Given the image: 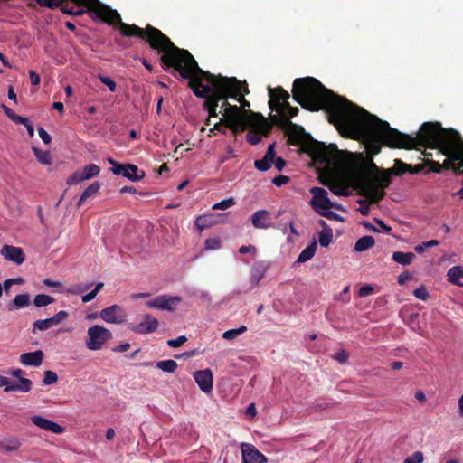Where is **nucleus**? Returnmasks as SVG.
Segmentation results:
<instances>
[{"mask_svg": "<svg viewBox=\"0 0 463 463\" xmlns=\"http://www.w3.org/2000/svg\"><path fill=\"white\" fill-rule=\"evenodd\" d=\"M403 149H419V147H429L432 149H439L449 142L459 137L461 135L454 128H444L439 122H425L423 123L416 136L408 135L402 132Z\"/></svg>", "mask_w": 463, "mask_h": 463, "instance_id": "4", "label": "nucleus"}, {"mask_svg": "<svg viewBox=\"0 0 463 463\" xmlns=\"http://www.w3.org/2000/svg\"><path fill=\"white\" fill-rule=\"evenodd\" d=\"M99 317L107 323L121 324L126 320V313L122 307L118 305H112L102 309Z\"/></svg>", "mask_w": 463, "mask_h": 463, "instance_id": "11", "label": "nucleus"}, {"mask_svg": "<svg viewBox=\"0 0 463 463\" xmlns=\"http://www.w3.org/2000/svg\"><path fill=\"white\" fill-rule=\"evenodd\" d=\"M30 304V296L27 293L18 294L12 302L8 303L6 307L9 311L24 308Z\"/></svg>", "mask_w": 463, "mask_h": 463, "instance_id": "23", "label": "nucleus"}, {"mask_svg": "<svg viewBox=\"0 0 463 463\" xmlns=\"http://www.w3.org/2000/svg\"><path fill=\"white\" fill-rule=\"evenodd\" d=\"M182 298L177 296L164 295V307L163 310L174 311L177 305L181 302Z\"/></svg>", "mask_w": 463, "mask_h": 463, "instance_id": "35", "label": "nucleus"}, {"mask_svg": "<svg viewBox=\"0 0 463 463\" xmlns=\"http://www.w3.org/2000/svg\"><path fill=\"white\" fill-rule=\"evenodd\" d=\"M33 154L37 160L45 165H50L52 163V158L49 151H43L37 147L33 148Z\"/></svg>", "mask_w": 463, "mask_h": 463, "instance_id": "34", "label": "nucleus"}, {"mask_svg": "<svg viewBox=\"0 0 463 463\" xmlns=\"http://www.w3.org/2000/svg\"><path fill=\"white\" fill-rule=\"evenodd\" d=\"M69 317V313L67 311L61 310L59 311L57 314L52 316L49 318L52 326H57L61 323H62L64 320H66Z\"/></svg>", "mask_w": 463, "mask_h": 463, "instance_id": "44", "label": "nucleus"}, {"mask_svg": "<svg viewBox=\"0 0 463 463\" xmlns=\"http://www.w3.org/2000/svg\"><path fill=\"white\" fill-rule=\"evenodd\" d=\"M357 203L360 204V207L358 209L360 213L364 216L369 215V213H370L369 203H367L366 201H364V200H359Z\"/></svg>", "mask_w": 463, "mask_h": 463, "instance_id": "63", "label": "nucleus"}, {"mask_svg": "<svg viewBox=\"0 0 463 463\" xmlns=\"http://www.w3.org/2000/svg\"><path fill=\"white\" fill-rule=\"evenodd\" d=\"M416 256L412 252H402V251H394L392 253V260L403 266L410 265L413 262Z\"/></svg>", "mask_w": 463, "mask_h": 463, "instance_id": "27", "label": "nucleus"}, {"mask_svg": "<svg viewBox=\"0 0 463 463\" xmlns=\"http://www.w3.org/2000/svg\"><path fill=\"white\" fill-rule=\"evenodd\" d=\"M251 222L256 229H269L273 225L270 222V213L267 210L256 211L251 216Z\"/></svg>", "mask_w": 463, "mask_h": 463, "instance_id": "20", "label": "nucleus"}, {"mask_svg": "<svg viewBox=\"0 0 463 463\" xmlns=\"http://www.w3.org/2000/svg\"><path fill=\"white\" fill-rule=\"evenodd\" d=\"M223 85H226L225 92L232 91V99L241 104L242 111H247L246 109L250 107V101L245 99V95L249 94L250 90L247 82L237 80L235 77L228 78L222 76Z\"/></svg>", "mask_w": 463, "mask_h": 463, "instance_id": "7", "label": "nucleus"}, {"mask_svg": "<svg viewBox=\"0 0 463 463\" xmlns=\"http://www.w3.org/2000/svg\"><path fill=\"white\" fill-rule=\"evenodd\" d=\"M223 116L224 124L231 123L232 121H237L244 119L245 115H250V111H242L241 109L236 105H228L226 109L220 111Z\"/></svg>", "mask_w": 463, "mask_h": 463, "instance_id": "21", "label": "nucleus"}, {"mask_svg": "<svg viewBox=\"0 0 463 463\" xmlns=\"http://www.w3.org/2000/svg\"><path fill=\"white\" fill-rule=\"evenodd\" d=\"M266 268L261 263H256L251 268L250 281L254 286L258 285L264 277Z\"/></svg>", "mask_w": 463, "mask_h": 463, "instance_id": "31", "label": "nucleus"}, {"mask_svg": "<svg viewBox=\"0 0 463 463\" xmlns=\"http://www.w3.org/2000/svg\"><path fill=\"white\" fill-rule=\"evenodd\" d=\"M423 461V454L420 451L414 452L411 456L406 458L403 463H421Z\"/></svg>", "mask_w": 463, "mask_h": 463, "instance_id": "52", "label": "nucleus"}, {"mask_svg": "<svg viewBox=\"0 0 463 463\" xmlns=\"http://www.w3.org/2000/svg\"><path fill=\"white\" fill-rule=\"evenodd\" d=\"M194 378L203 392L208 393L213 390V377L210 369L196 371L194 373Z\"/></svg>", "mask_w": 463, "mask_h": 463, "instance_id": "14", "label": "nucleus"}, {"mask_svg": "<svg viewBox=\"0 0 463 463\" xmlns=\"http://www.w3.org/2000/svg\"><path fill=\"white\" fill-rule=\"evenodd\" d=\"M375 241L372 236H364L358 239L354 244V250L357 252L365 251L373 247Z\"/></svg>", "mask_w": 463, "mask_h": 463, "instance_id": "29", "label": "nucleus"}, {"mask_svg": "<svg viewBox=\"0 0 463 463\" xmlns=\"http://www.w3.org/2000/svg\"><path fill=\"white\" fill-rule=\"evenodd\" d=\"M425 165L430 166V171L433 173H441V171L443 170L441 164L429 158L425 160Z\"/></svg>", "mask_w": 463, "mask_h": 463, "instance_id": "56", "label": "nucleus"}, {"mask_svg": "<svg viewBox=\"0 0 463 463\" xmlns=\"http://www.w3.org/2000/svg\"><path fill=\"white\" fill-rule=\"evenodd\" d=\"M235 200L231 197V198H228V199H224L219 203H216L215 204L213 205V210H226L232 206H233L235 204Z\"/></svg>", "mask_w": 463, "mask_h": 463, "instance_id": "45", "label": "nucleus"}, {"mask_svg": "<svg viewBox=\"0 0 463 463\" xmlns=\"http://www.w3.org/2000/svg\"><path fill=\"white\" fill-rule=\"evenodd\" d=\"M275 147H276V143H272L270 144L269 146H268V149L265 153V156H263L264 158H266L269 163H273L274 160L276 159V151H275Z\"/></svg>", "mask_w": 463, "mask_h": 463, "instance_id": "51", "label": "nucleus"}, {"mask_svg": "<svg viewBox=\"0 0 463 463\" xmlns=\"http://www.w3.org/2000/svg\"><path fill=\"white\" fill-rule=\"evenodd\" d=\"M36 2L41 6L47 7L52 10L58 8V1L57 0H36Z\"/></svg>", "mask_w": 463, "mask_h": 463, "instance_id": "59", "label": "nucleus"}, {"mask_svg": "<svg viewBox=\"0 0 463 463\" xmlns=\"http://www.w3.org/2000/svg\"><path fill=\"white\" fill-rule=\"evenodd\" d=\"M99 189L100 185L98 182H94L91 184H90L81 194L77 203L78 207L82 206L88 199L94 197L98 194Z\"/></svg>", "mask_w": 463, "mask_h": 463, "instance_id": "26", "label": "nucleus"}, {"mask_svg": "<svg viewBox=\"0 0 463 463\" xmlns=\"http://www.w3.org/2000/svg\"><path fill=\"white\" fill-rule=\"evenodd\" d=\"M158 327V320L150 314H146L143 320L131 327V330L137 334H150Z\"/></svg>", "mask_w": 463, "mask_h": 463, "instance_id": "16", "label": "nucleus"}, {"mask_svg": "<svg viewBox=\"0 0 463 463\" xmlns=\"http://www.w3.org/2000/svg\"><path fill=\"white\" fill-rule=\"evenodd\" d=\"M146 306L151 308H159L163 310L164 307V295L157 296L155 298L146 302Z\"/></svg>", "mask_w": 463, "mask_h": 463, "instance_id": "48", "label": "nucleus"}, {"mask_svg": "<svg viewBox=\"0 0 463 463\" xmlns=\"http://www.w3.org/2000/svg\"><path fill=\"white\" fill-rule=\"evenodd\" d=\"M187 341V337L185 335L178 336L175 339H170L167 341V345L170 347L176 348L183 345Z\"/></svg>", "mask_w": 463, "mask_h": 463, "instance_id": "55", "label": "nucleus"}, {"mask_svg": "<svg viewBox=\"0 0 463 463\" xmlns=\"http://www.w3.org/2000/svg\"><path fill=\"white\" fill-rule=\"evenodd\" d=\"M31 421L33 424L37 426L39 429L51 431L54 434H61L64 432V428L60 424L52 421L48 419H45L39 415H34L31 417Z\"/></svg>", "mask_w": 463, "mask_h": 463, "instance_id": "15", "label": "nucleus"}, {"mask_svg": "<svg viewBox=\"0 0 463 463\" xmlns=\"http://www.w3.org/2000/svg\"><path fill=\"white\" fill-rule=\"evenodd\" d=\"M162 52L160 62L165 71L174 69L185 80H189L188 86L197 98L204 99L203 109L207 110L209 118H217L219 102L226 96L222 76L212 74L201 69L194 56L186 50L177 47L168 36H165L156 49Z\"/></svg>", "mask_w": 463, "mask_h": 463, "instance_id": "2", "label": "nucleus"}, {"mask_svg": "<svg viewBox=\"0 0 463 463\" xmlns=\"http://www.w3.org/2000/svg\"><path fill=\"white\" fill-rule=\"evenodd\" d=\"M22 443L17 437H8L0 440V449L5 452H13L20 449Z\"/></svg>", "mask_w": 463, "mask_h": 463, "instance_id": "25", "label": "nucleus"}, {"mask_svg": "<svg viewBox=\"0 0 463 463\" xmlns=\"http://www.w3.org/2000/svg\"><path fill=\"white\" fill-rule=\"evenodd\" d=\"M313 194L311 199V205L313 209L318 213V211L329 210L331 208L341 209L340 206L334 204L327 196V192L321 187H313L310 190Z\"/></svg>", "mask_w": 463, "mask_h": 463, "instance_id": "10", "label": "nucleus"}, {"mask_svg": "<svg viewBox=\"0 0 463 463\" xmlns=\"http://www.w3.org/2000/svg\"><path fill=\"white\" fill-rule=\"evenodd\" d=\"M268 91L269 97L270 98L269 101V107L272 111L274 109H279L281 107L279 103L285 99H289L290 97L288 92L280 86H278L274 89L269 87Z\"/></svg>", "mask_w": 463, "mask_h": 463, "instance_id": "17", "label": "nucleus"}, {"mask_svg": "<svg viewBox=\"0 0 463 463\" xmlns=\"http://www.w3.org/2000/svg\"><path fill=\"white\" fill-rule=\"evenodd\" d=\"M392 175L391 172H387V169H383L380 175H375L364 184L362 194L367 197L369 203H378L384 198L386 194L384 190L392 183Z\"/></svg>", "mask_w": 463, "mask_h": 463, "instance_id": "6", "label": "nucleus"}, {"mask_svg": "<svg viewBox=\"0 0 463 463\" xmlns=\"http://www.w3.org/2000/svg\"><path fill=\"white\" fill-rule=\"evenodd\" d=\"M2 109L5 114L14 123L17 124H25L27 122V118L22 116L15 114L9 107L5 105H2Z\"/></svg>", "mask_w": 463, "mask_h": 463, "instance_id": "38", "label": "nucleus"}, {"mask_svg": "<svg viewBox=\"0 0 463 463\" xmlns=\"http://www.w3.org/2000/svg\"><path fill=\"white\" fill-rule=\"evenodd\" d=\"M413 295L420 300H427L429 298V294L424 286H420V288H416L413 291Z\"/></svg>", "mask_w": 463, "mask_h": 463, "instance_id": "57", "label": "nucleus"}, {"mask_svg": "<svg viewBox=\"0 0 463 463\" xmlns=\"http://www.w3.org/2000/svg\"><path fill=\"white\" fill-rule=\"evenodd\" d=\"M271 124L279 126L284 130L288 136V144L294 146H300L302 151L309 154L312 157L321 163H330L339 153L337 146L329 144L326 146L323 142H319L307 133L305 128L299 125L293 123L288 118H284L279 115L269 116Z\"/></svg>", "mask_w": 463, "mask_h": 463, "instance_id": "3", "label": "nucleus"}, {"mask_svg": "<svg viewBox=\"0 0 463 463\" xmlns=\"http://www.w3.org/2000/svg\"><path fill=\"white\" fill-rule=\"evenodd\" d=\"M20 363L25 366H40L43 360V353L41 350L24 353L20 355Z\"/></svg>", "mask_w": 463, "mask_h": 463, "instance_id": "22", "label": "nucleus"}, {"mask_svg": "<svg viewBox=\"0 0 463 463\" xmlns=\"http://www.w3.org/2000/svg\"><path fill=\"white\" fill-rule=\"evenodd\" d=\"M69 0L62 1L61 5L59 6L63 14L72 15V11L74 10V5H71Z\"/></svg>", "mask_w": 463, "mask_h": 463, "instance_id": "62", "label": "nucleus"}, {"mask_svg": "<svg viewBox=\"0 0 463 463\" xmlns=\"http://www.w3.org/2000/svg\"><path fill=\"white\" fill-rule=\"evenodd\" d=\"M321 183L327 186L328 189L335 195L345 196L348 194L347 187L335 179H328L326 181H322Z\"/></svg>", "mask_w": 463, "mask_h": 463, "instance_id": "24", "label": "nucleus"}, {"mask_svg": "<svg viewBox=\"0 0 463 463\" xmlns=\"http://www.w3.org/2000/svg\"><path fill=\"white\" fill-rule=\"evenodd\" d=\"M292 96L307 110H326L329 122L335 125L342 137L363 140L365 157L373 158L378 155L383 146L399 149L408 147L402 144L401 138L405 137L387 121L335 94L313 77L296 79Z\"/></svg>", "mask_w": 463, "mask_h": 463, "instance_id": "1", "label": "nucleus"}, {"mask_svg": "<svg viewBox=\"0 0 463 463\" xmlns=\"http://www.w3.org/2000/svg\"><path fill=\"white\" fill-rule=\"evenodd\" d=\"M319 215L326 217L329 220H342L339 214H337L335 212L329 211V210H324V211H318L317 213Z\"/></svg>", "mask_w": 463, "mask_h": 463, "instance_id": "58", "label": "nucleus"}, {"mask_svg": "<svg viewBox=\"0 0 463 463\" xmlns=\"http://www.w3.org/2000/svg\"><path fill=\"white\" fill-rule=\"evenodd\" d=\"M289 182V177L282 175H279L272 179V184L276 186H282Z\"/></svg>", "mask_w": 463, "mask_h": 463, "instance_id": "60", "label": "nucleus"}, {"mask_svg": "<svg viewBox=\"0 0 463 463\" xmlns=\"http://www.w3.org/2000/svg\"><path fill=\"white\" fill-rule=\"evenodd\" d=\"M365 165L369 172L377 174L379 172V167L373 163V158L365 157Z\"/></svg>", "mask_w": 463, "mask_h": 463, "instance_id": "64", "label": "nucleus"}, {"mask_svg": "<svg viewBox=\"0 0 463 463\" xmlns=\"http://www.w3.org/2000/svg\"><path fill=\"white\" fill-rule=\"evenodd\" d=\"M214 224V216L213 214H204L199 216L195 220V226L199 231H203L207 229Z\"/></svg>", "mask_w": 463, "mask_h": 463, "instance_id": "33", "label": "nucleus"}, {"mask_svg": "<svg viewBox=\"0 0 463 463\" xmlns=\"http://www.w3.org/2000/svg\"><path fill=\"white\" fill-rule=\"evenodd\" d=\"M54 302V298L49 295L38 294L34 297L33 304L37 307L48 306Z\"/></svg>", "mask_w": 463, "mask_h": 463, "instance_id": "39", "label": "nucleus"}, {"mask_svg": "<svg viewBox=\"0 0 463 463\" xmlns=\"http://www.w3.org/2000/svg\"><path fill=\"white\" fill-rule=\"evenodd\" d=\"M373 293V288L371 285L362 286L358 290V296L361 298L367 297Z\"/></svg>", "mask_w": 463, "mask_h": 463, "instance_id": "61", "label": "nucleus"}, {"mask_svg": "<svg viewBox=\"0 0 463 463\" xmlns=\"http://www.w3.org/2000/svg\"><path fill=\"white\" fill-rule=\"evenodd\" d=\"M85 180L86 178L84 177L82 171H76L69 176L67 184L69 185H74Z\"/></svg>", "mask_w": 463, "mask_h": 463, "instance_id": "46", "label": "nucleus"}, {"mask_svg": "<svg viewBox=\"0 0 463 463\" xmlns=\"http://www.w3.org/2000/svg\"><path fill=\"white\" fill-rule=\"evenodd\" d=\"M254 165L260 171H267L271 167V163L263 157L261 159L255 160Z\"/></svg>", "mask_w": 463, "mask_h": 463, "instance_id": "50", "label": "nucleus"}, {"mask_svg": "<svg viewBox=\"0 0 463 463\" xmlns=\"http://www.w3.org/2000/svg\"><path fill=\"white\" fill-rule=\"evenodd\" d=\"M333 358L343 364L347 362L349 354L345 350L340 349L333 355Z\"/></svg>", "mask_w": 463, "mask_h": 463, "instance_id": "53", "label": "nucleus"}, {"mask_svg": "<svg viewBox=\"0 0 463 463\" xmlns=\"http://www.w3.org/2000/svg\"><path fill=\"white\" fill-rule=\"evenodd\" d=\"M317 250V242L313 241L311 244L307 246L298 255L297 261L300 263H304L309 260H311Z\"/></svg>", "mask_w": 463, "mask_h": 463, "instance_id": "30", "label": "nucleus"}, {"mask_svg": "<svg viewBox=\"0 0 463 463\" xmlns=\"http://www.w3.org/2000/svg\"><path fill=\"white\" fill-rule=\"evenodd\" d=\"M438 150L439 154L447 157L441 164L443 170L463 173V167H459L463 164V138L461 136Z\"/></svg>", "mask_w": 463, "mask_h": 463, "instance_id": "5", "label": "nucleus"}, {"mask_svg": "<svg viewBox=\"0 0 463 463\" xmlns=\"http://www.w3.org/2000/svg\"><path fill=\"white\" fill-rule=\"evenodd\" d=\"M246 331H247V326H241L240 327H238L236 329H230V330L225 331L222 335V337L226 340H233L238 335L243 334Z\"/></svg>", "mask_w": 463, "mask_h": 463, "instance_id": "41", "label": "nucleus"}, {"mask_svg": "<svg viewBox=\"0 0 463 463\" xmlns=\"http://www.w3.org/2000/svg\"><path fill=\"white\" fill-rule=\"evenodd\" d=\"M108 162L112 165L111 172L116 175L124 176L133 182L139 181L146 176L144 171L139 170L133 164H120L111 157L108 158Z\"/></svg>", "mask_w": 463, "mask_h": 463, "instance_id": "9", "label": "nucleus"}, {"mask_svg": "<svg viewBox=\"0 0 463 463\" xmlns=\"http://www.w3.org/2000/svg\"><path fill=\"white\" fill-rule=\"evenodd\" d=\"M58 381V375L52 371H45L43 383L44 385H51Z\"/></svg>", "mask_w": 463, "mask_h": 463, "instance_id": "49", "label": "nucleus"}, {"mask_svg": "<svg viewBox=\"0 0 463 463\" xmlns=\"http://www.w3.org/2000/svg\"><path fill=\"white\" fill-rule=\"evenodd\" d=\"M1 255L7 260L13 261L18 265L24 260V253L21 248L5 245L0 250Z\"/></svg>", "mask_w": 463, "mask_h": 463, "instance_id": "18", "label": "nucleus"}, {"mask_svg": "<svg viewBox=\"0 0 463 463\" xmlns=\"http://www.w3.org/2000/svg\"><path fill=\"white\" fill-rule=\"evenodd\" d=\"M333 241L332 229H326L319 233V243L322 247H327Z\"/></svg>", "mask_w": 463, "mask_h": 463, "instance_id": "42", "label": "nucleus"}, {"mask_svg": "<svg viewBox=\"0 0 463 463\" xmlns=\"http://www.w3.org/2000/svg\"><path fill=\"white\" fill-rule=\"evenodd\" d=\"M224 127L231 129L234 135H237L240 132L246 130L247 124L244 118L237 121H232L231 123H226L224 124Z\"/></svg>", "mask_w": 463, "mask_h": 463, "instance_id": "37", "label": "nucleus"}, {"mask_svg": "<svg viewBox=\"0 0 463 463\" xmlns=\"http://www.w3.org/2000/svg\"><path fill=\"white\" fill-rule=\"evenodd\" d=\"M241 449L243 463H267V458L253 445L242 443Z\"/></svg>", "mask_w": 463, "mask_h": 463, "instance_id": "12", "label": "nucleus"}, {"mask_svg": "<svg viewBox=\"0 0 463 463\" xmlns=\"http://www.w3.org/2000/svg\"><path fill=\"white\" fill-rule=\"evenodd\" d=\"M33 383L30 379H21V384L17 383H12L7 377L0 375V388H4V392H8L12 391H20L23 392H28L31 391Z\"/></svg>", "mask_w": 463, "mask_h": 463, "instance_id": "13", "label": "nucleus"}, {"mask_svg": "<svg viewBox=\"0 0 463 463\" xmlns=\"http://www.w3.org/2000/svg\"><path fill=\"white\" fill-rule=\"evenodd\" d=\"M81 171L86 180H89L92 177L97 176L100 172V168L99 165L95 164H90L86 165Z\"/></svg>", "mask_w": 463, "mask_h": 463, "instance_id": "40", "label": "nucleus"}, {"mask_svg": "<svg viewBox=\"0 0 463 463\" xmlns=\"http://www.w3.org/2000/svg\"><path fill=\"white\" fill-rule=\"evenodd\" d=\"M99 79L104 85H106L109 89L111 92L116 91L117 85L112 79L102 75H99Z\"/></svg>", "mask_w": 463, "mask_h": 463, "instance_id": "54", "label": "nucleus"}, {"mask_svg": "<svg viewBox=\"0 0 463 463\" xmlns=\"http://www.w3.org/2000/svg\"><path fill=\"white\" fill-rule=\"evenodd\" d=\"M156 367L166 373H174L178 367L175 360H163L156 363Z\"/></svg>", "mask_w": 463, "mask_h": 463, "instance_id": "36", "label": "nucleus"}, {"mask_svg": "<svg viewBox=\"0 0 463 463\" xmlns=\"http://www.w3.org/2000/svg\"><path fill=\"white\" fill-rule=\"evenodd\" d=\"M246 139L250 145L256 146L261 141V136L260 132L251 130L247 134Z\"/></svg>", "mask_w": 463, "mask_h": 463, "instance_id": "47", "label": "nucleus"}, {"mask_svg": "<svg viewBox=\"0 0 463 463\" xmlns=\"http://www.w3.org/2000/svg\"><path fill=\"white\" fill-rule=\"evenodd\" d=\"M86 346L89 350L98 351L112 338V333L102 326L95 325L88 328Z\"/></svg>", "mask_w": 463, "mask_h": 463, "instance_id": "8", "label": "nucleus"}, {"mask_svg": "<svg viewBox=\"0 0 463 463\" xmlns=\"http://www.w3.org/2000/svg\"><path fill=\"white\" fill-rule=\"evenodd\" d=\"M411 165L404 163L401 159L394 160V165L387 169V172H391L395 176H401L405 173H410Z\"/></svg>", "mask_w": 463, "mask_h": 463, "instance_id": "28", "label": "nucleus"}, {"mask_svg": "<svg viewBox=\"0 0 463 463\" xmlns=\"http://www.w3.org/2000/svg\"><path fill=\"white\" fill-rule=\"evenodd\" d=\"M448 280L454 285H461L459 279L463 278V268L454 266L448 270Z\"/></svg>", "mask_w": 463, "mask_h": 463, "instance_id": "32", "label": "nucleus"}, {"mask_svg": "<svg viewBox=\"0 0 463 463\" xmlns=\"http://www.w3.org/2000/svg\"><path fill=\"white\" fill-rule=\"evenodd\" d=\"M250 116L254 119V126L257 128L256 131L260 133V136L268 137L272 130V124L263 117L261 113L250 111Z\"/></svg>", "mask_w": 463, "mask_h": 463, "instance_id": "19", "label": "nucleus"}, {"mask_svg": "<svg viewBox=\"0 0 463 463\" xmlns=\"http://www.w3.org/2000/svg\"><path fill=\"white\" fill-rule=\"evenodd\" d=\"M52 326L49 318L36 320L33 324V333H35V330L45 331V330L51 328Z\"/></svg>", "mask_w": 463, "mask_h": 463, "instance_id": "43", "label": "nucleus"}]
</instances>
